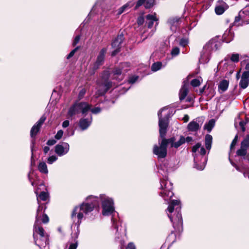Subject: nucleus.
<instances>
[{
    "instance_id": "obj_1",
    "label": "nucleus",
    "mask_w": 249,
    "mask_h": 249,
    "mask_svg": "<svg viewBox=\"0 0 249 249\" xmlns=\"http://www.w3.org/2000/svg\"><path fill=\"white\" fill-rule=\"evenodd\" d=\"M166 107L160 109L158 113L159 118V132L162 140L159 142V145L155 144L153 146V153L159 159L165 158L167 153V142L165 138L168 126V121L166 117H162V112L167 109Z\"/></svg>"
},
{
    "instance_id": "obj_2",
    "label": "nucleus",
    "mask_w": 249,
    "mask_h": 249,
    "mask_svg": "<svg viewBox=\"0 0 249 249\" xmlns=\"http://www.w3.org/2000/svg\"><path fill=\"white\" fill-rule=\"evenodd\" d=\"M99 200H100V196L92 195L88 196L86 198V202L73 209L71 215L73 221H76L79 225L84 218V215L88 214L92 212L95 206L98 204Z\"/></svg>"
},
{
    "instance_id": "obj_3",
    "label": "nucleus",
    "mask_w": 249,
    "mask_h": 249,
    "mask_svg": "<svg viewBox=\"0 0 249 249\" xmlns=\"http://www.w3.org/2000/svg\"><path fill=\"white\" fill-rule=\"evenodd\" d=\"M180 210V202L178 200H172L167 210L168 216L173 223L174 227L178 229L182 228L183 224Z\"/></svg>"
},
{
    "instance_id": "obj_4",
    "label": "nucleus",
    "mask_w": 249,
    "mask_h": 249,
    "mask_svg": "<svg viewBox=\"0 0 249 249\" xmlns=\"http://www.w3.org/2000/svg\"><path fill=\"white\" fill-rule=\"evenodd\" d=\"M40 207L37 209L36 216V221L34 224V237L35 244L40 249L45 247L48 244V236L45 234L44 230L41 227H37V223L39 221V212Z\"/></svg>"
},
{
    "instance_id": "obj_5",
    "label": "nucleus",
    "mask_w": 249,
    "mask_h": 249,
    "mask_svg": "<svg viewBox=\"0 0 249 249\" xmlns=\"http://www.w3.org/2000/svg\"><path fill=\"white\" fill-rule=\"evenodd\" d=\"M192 152L194 153L195 167L199 170H203L207 161V158L204 156L205 149L201 146L200 143H197L193 147Z\"/></svg>"
},
{
    "instance_id": "obj_6",
    "label": "nucleus",
    "mask_w": 249,
    "mask_h": 249,
    "mask_svg": "<svg viewBox=\"0 0 249 249\" xmlns=\"http://www.w3.org/2000/svg\"><path fill=\"white\" fill-rule=\"evenodd\" d=\"M221 46V39L218 36H215L210 39L203 47V52L201 53L199 61L205 62L208 61L207 59L209 54L219 49Z\"/></svg>"
},
{
    "instance_id": "obj_7",
    "label": "nucleus",
    "mask_w": 249,
    "mask_h": 249,
    "mask_svg": "<svg viewBox=\"0 0 249 249\" xmlns=\"http://www.w3.org/2000/svg\"><path fill=\"white\" fill-rule=\"evenodd\" d=\"M91 105L85 102H75L69 109L68 114L70 117L81 113L83 115L87 114L90 109Z\"/></svg>"
},
{
    "instance_id": "obj_8",
    "label": "nucleus",
    "mask_w": 249,
    "mask_h": 249,
    "mask_svg": "<svg viewBox=\"0 0 249 249\" xmlns=\"http://www.w3.org/2000/svg\"><path fill=\"white\" fill-rule=\"evenodd\" d=\"M100 200L102 202L103 215L108 216L111 214L115 210L113 199L105 194H101Z\"/></svg>"
},
{
    "instance_id": "obj_9",
    "label": "nucleus",
    "mask_w": 249,
    "mask_h": 249,
    "mask_svg": "<svg viewBox=\"0 0 249 249\" xmlns=\"http://www.w3.org/2000/svg\"><path fill=\"white\" fill-rule=\"evenodd\" d=\"M160 196L165 200L168 201L174 195L172 192L173 184L166 178L160 180Z\"/></svg>"
},
{
    "instance_id": "obj_10",
    "label": "nucleus",
    "mask_w": 249,
    "mask_h": 249,
    "mask_svg": "<svg viewBox=\"0 0 249 249\" xmlns=\"http://www.w3.org/2000/svg\"><path fill=\"white\" fill-rule=\"evenodd\" d=\"M130 65L128 63H124L121 64L120 68L115 69L113 71L114 78L119 81L124 78V75L129 70Z\"/></svg>"
},
{
    "instance_id": "obj_11",
    "label": "nucleus",
    "mask_w": 249,
    "mask_h": 249,
    "mask_svg": "<svg viewBox=\"0 0 249 249\" xmlns=\"http://www.w3.org/2000/svg\"><path fill=\"white\" fill-rule=\"evenodd\" d=\"M204 121V117H198L193 120L188 124L187 130L190 132H196L200 129Z\"/></svg>"
},
{
    "instance_id": "obj_12",
    "label": "nucleus",
    "mask_w": 249,
    "mask_h": 249,
    "mask_svg": "<svg viewBox=\"0 0 249 249\" xmlns=\"http://www.w3.org/2000/svg\"><path fill=\"white\" fill-rule=\"evenodd\" d=\"M99 89L96 92L95 96L98 98L100 96L104 95L107 91L112 86V83L108 81H105L104 82H98Z\"/></svg>"
},
{
    "instance_id": "obj_13",
    "label": "nucleus",
    "mask_w": 249,
    "mask_h": 249,
    "mask_svg": "<svg viewBox=\"0 0 249 249\" xmlns=\"http://www.w3.org/2000/svg\"><path fill=\"white\" fill-rule=\"evenodd\" d=\"M166 140L167 143L170 144L171 147L175 148H178L183 144L185 143V137L182 135L180 136L178 139L173 137L170 139H166Z\"/></svg>"
},
{
    "instance_id": "obj_14",
    "label": "nucleus",
    "mask_w": 249,
    "mask_h": 249,
    "mask_svg": "<svg viewBox=\"0 0 249 249\" xmlns=\"http://www.w3.org/2000/svg\"><path fill=\"white\" fill-rule=\"evenodd\" d=\"M70 146L67 142H62L55 146V152L59 156L66 155L69 151Z\"/></svg>"
},
{
    "instance_id": "obj_15",
    "label": "nucleus",
    "mask_w": 249,
    "mask_h": 249,
    "mask_svg": "<svg viewBox=\"0 0 249 249\" xmlns=\"http://www.w3.org/2000/svg\"><path fill=\"white\" fill-rule=\"evenodd\" d=\"M124 37L122 34L118 35L112 43V47L115 49L112 53V55H115L119 52L121 45L124 41Z\"/></svg>"
},
{
    "instance_id": "obj_16",
    "label": "nucleus",
    "mask_w": 249,
    "mask_h": 249,
    "mask_svg": "<svg viewBox=\"0 0 249 249\" xmlns=\"http://www.w3.org/2000/svg\"><path fill=\"white\" fill-rule=\"evenodd\" d=\"M46 119V117L45 115L42 116L39 120L33 125L30 131L31 137L33 138L36 136Z\"/></svg>"
},
{
    "instance_id": "obj_17",
    "label": "nucleus",
    "mask_w": 249,
    "mask_h": 249,
    "mask_svg": "<svg viewBox=\"0 0 249 249\" xmlns=\"http://www.w3.org/2000/svg\"><path fill=\"white\" fill-rule=\"evenodd\" d=\"M107 52V48H103L99 52V54L97 56V58L96 62L93 65V69L96 70L101 66L104 62L105 59V54Z\"/></svg>"
},
{
    "instance_id": "obj_18",
    "label": "nucleus",
    "mask_w": 249,
    "mask_h": 249,
    "mask_svg": "<svg viewBox=\"0 0 249 249\" xmlns=\"http://www.w3.org/2000/svg\"><path fill=\"white\" fill-rule=\"evenodd\" d=\"M146 24L147 25L148 28H152L154 25V23L155 22L156 26L158 24V18L156 17V14L153 13L152 14H148L145 16Z\"/></svg>"
},
{
    "instance_id": "obj_19",
    "label": "nucleus",
    "mask_w": 249,
    "mask_h": 249,
    "mask_svg": "<svg viewBox=\"0 0 249 249\" xmlns=\"http://www.w3.org/2000/svg\"><path fill=\"white\" fill-rule=\"evenodd\" d=\"M228 8V5L222 0L218 1L215 7V13L218 15L222 14Z\"/></svg>"
},
{
    "instance_id": "obj_20",
    "label": "nucleus",
    "mask_w": 249,
    "mask_h": 249,
    "mask_svg": "<svg viewBox=\"0 0 249 249\" xmlns=\"http://www.w3.org/2000/svg\"><path fill=\"white\" fill-rule=\"evenodd\" d=\"M92 121V116L89 118H82L79 120V126L82 130L87 129L91 124Z\"/></svg>"
},
{
    "instance_id": "obj_21",
    "label": "nucleus",
    "mask_w": 249,
    "mask_h": 249,
    "mask_svg": "<svg viewBox=\"0 0 249 249\" xmlns=\"http://www.w3.org/2000/svg\"><path fill=\"white\" fill-rule=\"evenodd\" d=\"M249 84V73L244 72L242 73L241 79L239 83L241 88L245 89L248 87Z\"/></svg>"
},
{
    "instance_id": "obj_22",
    "label": "nucleus",
    "mask_w": 249,
    "mask_h": 249,
    "mask_svg": "<svg viewBox=\"0 0 249 249\" xmlns=\"http://www.w3.org/2000/svg\"><path fill=\"white\" fill-rule=\"evenodd\" d=\"M234 33L232 31L231 28L226 30L223 35V40L226 43H229L234 38Z\"/></svg>"
},
{
    "instance_id": "obj_23",
    "label": "nucleus",
    "mask_w": 249,
    "mask_h": 249,
    "mask_svg": "<svg viewBox=\"0 0 249 249\" xmlns=\"http://www.w3.org/2000/svg\"><path fill=\"white\" fill-rule=\"evenodd\" d=\"M40 207L41 208H40V211L39 212V221H38V222L37 223V227H39V226H38V223L40 222V220H41L43 223H47L49 222V217L47 216V215L44 213V210L45 209V208H44L43 206L42 205H39L38 207V209Z\"/></svg>"
},
{
    "instance_id": "obj_24",
    "label": "nucleus",
    "mask_w": 249,
    "mask_h": 249,
    "mask_svg": "<svg viewBox=\"0 0 249 249\" xmlns=\"http://www.w3.org/2000/svg\"><path fill=\"white\" fill-rule=\"evenodd\" d=\"M168 22L170 25L171 29L174 31H176V27L180 24L181 20L179 18L174 17L169 18Z\"/></svg>"
},
{
    "instance_id": "obj_25",
    "label": "nucleus",
    "mask_w": 249,
    "mask_h": 249,
    "mask_svg": "<svg viewBox=\"0 0 249 249\" xmlns=\"http://www.w3.org/2000/svg\"><path fill=\"white\" fill-rule=\"evenodd\" d=\"M188 84L187 82H184L179 92V97L180 100L185 99L188 92Z\"/></svg>"
},
{
    "instance_id": "obj_26",
    "label": "nucleus",
    "mask_w": 249,
    "mask_h": 249,
    "mask_svg": "<svg viewBox=\"0 0 249 249\" xmlns=\"http://www.w3.org/2000/svg\"><path fill=\"white\" fill-rule=\"evenodd\" d=\"M229 81L227 80H223L219 84L218 86V89L221 92H223L225 91L229 86Z\"/></svg>"
},
{
    "instance_id": "obj_27",
    "label": "nucleus",
    "mask_w": 249,
    "mask_h": 249,
    "mask_svg": "<svg viewBox=\"0 0 249 249\" xmlns=\"http://www.w3.org/2000/svg\"><path fill=\"white\" fill-rule=\"evenodd\" d=\"M38 169L40 172L43 174H47L48 170L47 164L44 162H41L38 165Z\"/></svg>"
},
{
    "instance_id": "obj_28",
    "label": "nucleus",
    "mask_w": 249,
    "mask_h": 249,
    "mask_svg": "<svg viewBox=\"0 0 249 249\" xmlns=\"http://www.w3.org/2000/svg\"><path fill=\"white\" fill-rule=\"evenodd\" d=\"M212 136L209 134H207L205 136V146L207 149L210 150L211 148L212 143Z\"/></svg>"
},
{
    "instance_id": "obj_29",
    "label": "nucleus",
    "mask_w": 249,
    "mask_h": 249,
    "mask_svg": "<svg viewBox=\"0 0 249 249\" xmlns=\"http://www.w3.org/2000/svg\"><path fill=\"white\" fill-rule=\"evenodd\" d=\"M214 124L215 121L213 119H211L207 124H205L204 129L207 130L209 132H210L214 127Z\"/></svg>"
},
{
    "instance_id": "obj_30",
    "label": "nucleus",
    "mask_w": 249,
    "mask_h": 249,
    "mask_svg": "<svg viewBox=\"0 0 249 249\" xmlns=\"http://www.w3.org/2000/svg\"><path fill=\"white\" fill-rule=\"evenodd\" d=\"M241 147L248 149L249 147V135H247L241 143Z\"/></svg>"
},
{
    "instance_id": "obj_31",
    "label": "nucleus",
    "mask_w": 249,
    "mask_h": 249,
    "mask_svg": "<svg viewBox=\"0 0 249 249\" xmlns=\"http://www.w3.org/2000/svg\"><path fill=\"white\" fill-rule=\"evenodd\" d=\"M162 65V63L160 62L154 63L151 66V70L153 71H157L161 68Z\"/></svg>"
},
{
    "instance_id": "obj_32",
    "label": "nucleus",
    "mask_w": 249,
    "mask_h": 249,
    "mask_svg": "<svg viewBox=\"0 0 249 249\" xmlns=\"http://www.w3.org/2000/svg\"><path fill=\"white\" fill-rule=\"evenodd\" d=\"M130 4L129 3H127L118 10V15H121L124 11H126L130 7Z\"/></svg>"
},
{
    "instance_id": "obj_33",
    "label": "nucleus",
    "mask_w": 249,
    "mask_h": 249,
    "mask_svg": "<svg viewBox=\"0 0 249 249\" xmlns=\"http://www.w3.org/2000/svg\"><path fill=\"white\" fill-rule=\"evenodd\" d=\"M202 81V80L201 78L199 79H194L191 81V84L193 87H196L200 85Z\"/></svg>"
},
{
    "instance_id": "obj_34",
    "label": "nucleus",
    "mask_w": 249,
    "mask_h": 249,
    "mask_svg": "<svg viewBox=\"0 0 249 249\" xmlns=\"http://www.w3.org/2000/svg\"><path fill=\"white\" fill-rule=\"evenodd\" d=\"M247 149L242 147H241V148L239 149H238L236 152L237 155L239 156H245L247 154Z\"/></svg>"
},
{
    "instance_id": "obj_35",
    "label": "nucleus",
    "mask_w": 249,
    "mask_h": 249,
    "mask_svg": "<svg viewBox=\"0 0 249 249\" xmlns=\"http://www.w3.org/2000/svg\"><path fill=\"white\" fill-rule=\"evenodd\" d=\"M155 0H145L144 7L145 8H150L154 4Z\"/></svg>"
},
{
    "instance_id": "obj_36",
    "label": "nucleus",
    "mask_w": 249,
    "mask_h": 249,
    "mask_svg": "<svg viewBox=\"0 0 249 249\" xmlns=\"http://www.w3.org/2000/svg\"><path fill=\"white\" fill-rule=\"evenodd\" d=\"M40 199L43 201H46L48 197V194L45 192H42L39 195Z\"/></svg>"
},
{
    "instance_id": "obj_37",
    "label": "nucleus",
    "mask_w": 249,
    "mask_h": 249,
    "mask_svg": "<svg viewBox=\"0 0 249 249\" xmlns=\"http://www.w3.org/2000/svg\"><path fill=\"white\" fill-rule=\"evenodd\" d=\"M239 57L238 53H233L231 55V60L233 62L237 63L239 61Z\"/></svg>"
},
{
    "instance_id": "obj_38",
    "label": "nucleus",
    "mask_w": 249,
    "mask_h": 249,
    "mask_svg": "<svg viewBox=\"0 0 249 249\" xmlns=\"http://www.w3.org/2000/svg\"><path fill=\"white\" fill-rule=\"evenodd\" d=\"M79 47H76L75 48H74L73 50H72L69 54L67 56V59H69L71 57H72L75 53L77 51V50L79 49Z\"/></svg>"
},
{
    "instance_id": "obj_39",
    "label": "nucleus",
    "mask_w": 249,
    "mask_h": 249,
    "mask_svg": "<svg viewBox=\"0 0 249 249\" xmlns=\"http://www.w3.org/2000/svg\"><path fill=\"white\" fill-rule=\"evenodd\" d=\"M57 160V158L55 156H52L49 157L47 159V162L50 164H52Z\"/></svg>"
},
{
    "instance_id": "obj_40",
    "label": "nucleus",
    "mask_w": 249,
    "mask_h": 249,
    "mask_svg": "<svg viewBox=\"0 0 249 249\" xmlns=\"http://www.w3.org/2000/svg\"><path fill=\"white\" fill-rule=\"evenodd\" d=\"M86 90L84 88H83L80 90V91H79V93L78 94V98L79 100H80L84 97V96L86 93Z\"/></svg>"
},
{
    "instance_id": "obj_41",
    "label": "nucleus",
    "mask_w": 249,
    "mask_h": 249,
    "mask_svg": "<svg viewBox=\"0 0 249 249\" xmlns=\"http://www.w3.org/2000/svg\"><path fill=\"white\" fill-rule=\"evenodd\" d=\"M188 39L187 38H182L179 41V45L183 47H185L188 44Z\"/></svg>"
},
{
    "instance_id": "obj_42",
    "label": "nucleus",
    "mask_w": 249,
    "mask_h": 249,
    "mask_svg": "<svg viewBox=\"0 0 249 249\" xmlns=\"http://www.w3.org/2000/svg\"><path fill=\"white\" fill-rule=\"evenodd\" d=\"M111 220H112V223L113 226L116 230V233L117 234V236L119 238V236L120 235V233L119 232L118 226L116 224V223H115L116 222H115V220L114 219V218H112Z\"/></svg>"
},
{
    "instance_id": "obj_43",
    "label": "nucleus",
    "mask_w": 249,
    "mask_h": 249,
    "mask_svg": "<svg viewBox=\"0 0 249 249\" xmlns=\"http://www.w3.org/2000/svg\"><path fill=\"white\" fill-rule=\"evenodd\" d=\"M78 246V241L74 240V242L71 243L68 249H76Z\"/></svg>"
},
{
    "instance_id": "obj_44",
    "label": "nucleus",
    "mask_w": 249,
    "mask_h": 249,
    "mask_svg": "<svg viewBox=\"0 0 249 249\" xmlns=\"http://www.w3.org/2000/svg\"><path fill=\"white\" fill-rule=\"evenodd\" d=\"M179 53V49L178 47L174 48L171 51V54L172 56H176Z\"/></svg>"
},
{
    "instance_id": "obj_45",
    "label": "nucleus",
    "mask_w": 249,
    "mask_h": 249,
    "mask_svg": "<svg viewBox=\"0 0 249 249\" xmlns=\"http://www.w3.org/2000/svg\"><path fill=\"white\" fill-rule=\"evenodd\" d=\"M91 111V112L93 114H97L101 112V108L99 107H96L93 108H91V107H90V109L89 110Z\"/></svg>"
},
{
    "instance_id": "obj_46",
    "label": "nucleus",
    "mask_w": 249,
    "mask_h": 249,
    "mask_svg": "<svg viewBox=\"0 0 249 249\" xmlns=\"http://www.w3.org/2000/svg\"><path fill=\"white\" fill-rule=\"evenodd\" d=\"M63 134V131L62 130H60L55 135V138L57 140H59L62 137Z\"/></svg>"
},
{
    "instance_id": "obj_47",
    "label": "nucleus",
    "mask_w": 249,
    "mask_h": 249,
    "mask_svg": "<svg viewBox=\"0 0 249 249\" xmlns=\"http://www.w3.org/2000/svg\"><path fill=\"white\" fill-rule=\"evenodd\" d=\"M138 78V76H133L129 78L128 82L129 83L133 84L137 81Z\"/></svg>"
},
{
    "instance_id": "obj_48",
    "label": "nucleus",
    "mask_w": 249,
    "mask_h": 249,
    "mask_svg": "<svg viewBox=\"0 0 249 249\" xmlns=\"http://www.w3.org/2000/svg\"><path fill=\"white\" fill-rule=\"evenodd\" d=\"M79 231L77 230L75 232H73L72 233V238L73 239V242H74V240H77V239L79 236Z\"/></svg>"
},
{
    "instance_id": "obj_49",
    "label": "nucleus",
    "mask_w": 249,
    "mask_h": 249,
    "mask_svg": "<svg viewBox=\"0 0 249 249\" xmlns=\"http://www.w3.org/2000/svg\"><path fill=\"white\" fill-rule=\"evenodd\" d=\"M238 140V136L236 135L231 144V148H233L236 145Z\"/></svg>"
},
{
    "instance_id": "obj_50",
    "label": "nucleus",
    "mask_w": 249,
    "mask_h": 249,
    "mask_svg": "<svg viewBox=\"0 0 249 249\" xmlns=\"http://www.w3.org/2000/svg\"><path fill=\"white\" fill-rule=\"evenodd\" d=\"M144 22V18L142 16H140L138 18L137 20V23L138 25H142Z\"/></svg>"
},
{
    "instance_id": "obj_51",
    "label": "nucleus",
    "mask_w": 249,
    "mask_h": 249,
    "mask_svg": "<svg viewBox=\"0 0 249 249\" xmlns=\"http://www.w3.org/2000/svg\"><path fill=\"white\" fill-rule=\"evenodd\" d=\"M80 39V36H75L73 42H72V45L73 46H75L79 41Z\"/></svg>"
},
{
    "instance_id": "obj_52",
    "label": "nucleus",
    "mask_w": 249,
    "mask_h": 249,
    "mask_svg": "<svg viewBox=\"0 0 249 249\" xmlns=\"http://www.w3.org/2000/svg\"><path fill=\"white\" fill-rule=\"evenodd\" d=\"M145 2V0H139L137 3L136 8H137L143 4L144 5Z\"/></svg>"
},
{
    "instance_id": "obj_53",
    "label": "nucleus",
    "mask_w": 249,
    "mask_h": 249,
    "mask_svg": "<svg viewBox=\"0 0 249 249\" xmlns=\"http://www.w3.org/2000/svg\"><path fill=\"white\" fill-rule=\"evenodd\" d=\"M56 142V141L54 139L49 140L47 142V144L48 145H53Z\"/></svg>"
},
{
    "instance_id": "obj_54",
    "label": "nucleus",
    "mask_w": 249,
    "mask_h": 249,
    "mask_svg": "<svg viewBox=\"0 0 249 249\" xmlns=\"http://www.w3.org/2000/svg\"><path fill=\"white\" fill-rule=\"evenodd\" d=\"M126 249H136V247L133 243H129L126 248Z\"/></svg>"
},
{
    "instance_id": "obj_55",
    "label": "nucleus",
    "mask_w": 249,
    "mask_h": 249,
    "mask_svg": "<svg viewBox=\"0 0 249 249\" xmlns=\"http://www.w3.org/2000/svg\"><path fill=\"white\" fill-rule=\"evenodd\" d=\"M70 124V122L68 120L64 121L62 123V126L64 128L68 127Z\"/></svg>"
},
{
    "instance_id": "obj_56",
    "label": "nucleus",
    "mask_w": 249,
    "mask_h": 249,
    "mask_svg": "<svg viewBox=\"0 0 249 249\" xmlns=\"http://www.w3.org/2000/svg\"><path fill=\"white\" fill-rule=\"evenodd\" d=\"M193 140V138L191 137L188 136L186 138H185V142H187L189 143Z\"/></svg>"
},
{
    "instance_id": "obj_57",
    "label": "nucleus",
    "mask_w": 249,
    "mask_h": 249,
    "mask_svg": "<svg viewBox=\"0 0 249 249\" xmlns=\"http://www.w3.org/2000/svg\"><path fill=\"white\" fill-rule=\"evenodd\" d=\"M189 117L188 115H185L183 118V120L184 122H187L189 121Z\"/></svg>"
},
{
    "instance_id": "obj_58",
    "label": "nucleus",
    "mask_w": 249,
    "mask_h": 249,
    "mask_svg": "<svg viewBox=\"0 0 249 249\" xmlns=\"http://www.w3.org/2000/svg\"><path fill=\"white\" fill-rule=\"evenodd\" d=\"M239 124H240V126L242 127V130L243 131H244L245 130V128L244 127V124H245L244 122L243 121H241L239 123Z\"/></svg>"
},
{
    "instance_id": "obj_59",
    "label": "nucleus",
    "mask_w": 249,
    "mask_h": 249,
    "mask_svg": "<svg viewBox=\"0 0 249 249\" xmlns=\"http://www.w3.org/2000/svg\"><path fill=\"white\" fill-rule=\"evenodd\" d=\"M50 150V148L48 146H45L43 148V151L45 154H47Z\"/></svg>"
},
{
    "instance_id": "obj_60",
    "label": "nucleus",
    "mask_w": 249,
    "mask_h": 249,
    "mask_svg": "<svg viewBox=\"0 0 249 249\" xmlns=\"http://www.w3.org/2000/svg\"><path fill=\"white\" fill-rule=\"evenodd\" d=\"M35 144V141H32V145H31V150H32V155H33V147Z\"/></svg>"
},
{
    "instance_id": "obj_61",
    "label": "nucleus",
    "mask_w": 249,
    "mask_h": 249,
    "mask_svg": "<svg viewBox=\"0 0 249 249\" xmlns=\"http://www.w3.org/2000/svg\"><path fill=\"white\" fill-rule=\"evenodd\" d=\"M206 87V86L205 85L202 88L200 89V93H202L204 91Z\"/></svg>"
},
{
    "instance_id": "obj_62",
    "label": "nucleus",
    "mask_w": 249,
    "mask_h": 249,
    "mask_svg": "<svg viewBox=\"0 0 249 249\" xmlns=\"http://www.w3.org/2000/svg\"><path fill=\"white\" fill-rule=\"evenodd\" d=\"M28 178L30 180V181L31 182V184L32 186H34V182L33 181H31V178H30V172L28 174Z\"/></svg>"
},
{
    "instance_id": "obj_63",
    "label": "nucleus",
    "mask_w": 249,
    "mask_h": 249,
    "mask_svg": "<svg viewBox=\"0 0 249 249\" xmlns=\"http://www.w3.org/2000/svg\"><path fill=\"white\" fill-rule=\"evenodd\" d=\"M239 77H240L239 72H238V73H237V74H236V78H237V79H238L239 78Z\"/></svg>"
},
{
    "instance_id": "obj_64",
    "label": "nucleus",
    "mask_w": 249,
    "mask_h": 249,
    "mask_svg": "<svg viewBox=\"0 0 249 249\" xmlns=\"http://www.w3.org/2000/svg\"><path fill=\"white\" fill-rule=\"evenodd\" d=\"M235 168H236V169L237 170H238V171L240 170L239 167L237 165H235Z\"/></svg>"
}]
</instances>
